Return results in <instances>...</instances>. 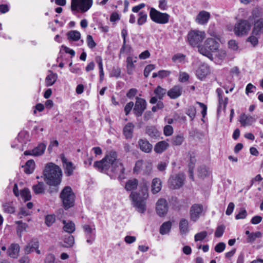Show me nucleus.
Wrapping results in <instances>:
<instances>
[{
    "mask_svg": "<svg viewBox=\"0 0 263 263\" xmlns=\"http://www.w3.org/2000/svg\"><path fill=\"white\" fill-rule=\"evenodd\" d=\"M101 172L107 173L110 170L115 175H118L119 178L124 174L125 168L119 159H117V153L114 151L110 152L101 161H96L93 165Z\"/></svg>",
    "mask_w": 263,
    "mask_h": 263,
    "instance_id": "f257e3e1",
    "label": "nucleus"
},
{
    "mask_svg": "<svg viewBox=\"0 0 263 263\" xmlns=\"http://www.w3.org/2000/svg\"><path fill=\"white\" fill-rule=\"evenodd\" d=\"M141 193L132 192L129 197L132 200L133 206L140 213H144L146 210V200L148 197V188L146 183L140 186Z\"/></svg>",
    "mask_w": 263,
    "mask_h": 263,
    "instance_id": "f03ea898",
    "label": "nucleus"
},
{
    "mask_svg": "<svg viewBox=\"0 0 263 263\" xmlns=\"http://www.w3.org/2000/svg\"><path fill=\"white\" fill-rule=\"evenodd\" d=\"M45 181L50 185L57 186L61 183L62 171L60 167L53 163H48L44 170Z\"/></svg>",
    "mask_w": 263,
    "mask_h": 263,
    "instance_id": "7ed1b4c3",
    "label": "nucleus"
},
{
    "mask_svg": "<svg viewBox=\"0 0 263 263\" xmlns=\"http://www.w3.org/2000/svg\"><path fill=\"white\" fill-rule=\"evenodd\" d=\"M219 44L213 38H208L204 42L202 46L198 47V51L202 55L213 60L212 52H215L219 48Z\"/></svg>",
    "mask_w": 263,
    "mask_h": 263,
    "instance_id": "20e7f679",
    "label": "nucleus"
},
{
    "mask_svg": "<svg viewBox=\"0 0 263 263\" xmlns=\"http://www.w3.org/2000/svg\"><path fill=\"white\" fill-rule=\"evenodd\" d=\"M75 197V194L70 186H65L62 190L60 198L65 210H68L74 205Z\"/></svg>",
    "mask_w": 263,
    "mask_h": 263,
    "instance_id": "39448f33",
    "label": "nucleus"
},
{
    "mask_svg": "<svg viewBox=\"0 0 263 263\" xmlns=\"http://www.w3.org/2000/svg\"><path fill=\"white\" fill-rule=\"evenodd\" d=\"M92 3V0H71V9L85 13L91 7Z\"/></svg>",
    "mask_w": 263,
    "mask_h": 263,
    "instance_id": "423d86ee",
    "label": "nucleus"
},
{
    "mask_svg": "<svg viewBox=\"0 0 263 263\" xmlns=\"http://www.w3.org/2000/svg\"><path fill=\"white\" fill-rule=\"evenodd\" d=\"M151 20L158 24H164L169 21L170 15L166 13H162L154 8H152L149 12Z\"/></svg>",
    "mask_w": 263,
    "mask_h": 263,
    "instance_id": "0eeeda50",
    "label": "nucleus"
},
{
    "mask_svg": "<svg viewBox=\"0 0 263 263\" xmlns=\"http://www.w3.org/2000/svg\"><path fill=\"white\" fill-rule=\"evenodd\" d=\"M205 33L203 31L194 30L190 31L187 35V39L190 44L192 46H198L205 38Z\"/></svg>",
    "mask_w": 263,
    "mask_h": 263,
    "instance_id": "6e6552de",
    "label": "nucleus"
},
{
    "mask_svg": "<svg viewBox=\"0 0 263 263\" xmlns=\"http://www.w3.org/2000/svg\"><path fill=\"white\" fill-rule=\"evenodd\" d=\"M251 28V24L246 20H241L235 25L234 31L237 36H242L247 34Z\"/></svg>",
    "mask_w": 263,
    "mask_h": 263,
    "instance_id": "1a4fd4ad",
    "label": "nucleus"
},
{
    "mask_svg": "<svg viewBox=\"0 0 263 263\" xmlns=\"http://www.w3.org/2000/svg\"><path fill=\"white\" fill-rule=\"evenodd\" d=\"M184 179L185 176L181 173L172 176L168 180L170 187L173 189L180 188L183 185Z\"/></svg>",
    "mask_w": 263,
    "mask_h": 263,
    "instance_id": "9d476101",
    "label": "nucleus"
},
{
    "mask_svg": "<svg viewBox=\"0 0 263 263\" xmlns=\"http://www.w3.org/2000/svg\"><path fill=\"white\" fill-rule=\"evenodd\" d=\"M136 102L133 108L134 113L139 117L142 115L143 111L146 108V102L144 99L137 97Z\"/></svg>",
    "mask_w": 263,
    "mask_h": 263,
    "instance_id": "9b49d317",
    "label": "nucleus"
},
{
    "mask_svg": "<svg viewBox=\"0 0 263 263\" xmlns=\"http://www.w3.org/2000/svg\"><path fill=\"white\" fill-rule=\"evenodd\" d=\"M60 158L63 163L65 174L67 176H71L76 168L75 166L72 162L69 161L63 154L60 155Z\"/></svg>",
    "mask_w": 263,
    "mask_h": 263,
    "instance_id": "f8f14e48",
    "label": "nucleus"
},
{
    "mask_svg": "<svg viewBox=\"0 0 263 263\" xmlns=\"http://www.w3.org/2000/svg\"><path fill=\"white\" fill-rule=\"evenodd\" d=\"M168 209L167 203L165 199L160 198L157 201L156 210L160 216H164L167 213Z\"/></svg>",
    "mask_w": 263,
    "mask_h": 263,
    "instance_id": "ddd939ff",
    "label": "nucleus"
},
{
    "mask_svg": "<svg viewBox=\"0 0 263 263\" xmlns=\"http://www.w3.org/2000/svg\"><path fill=\"white\" fill-rule=\"evenodd\" d=\"M203 211V206L199 204H193L190 209V218L193 221H197Z\"/></svg>",
    "mask_w": 263,
    "mask_h": 263,
    "instance_id": "4468645a",
    "label": "nucleus"
},
{
    "mask_svg": "<svg viewBox=\"0 0 263 263\" xmlns=\"http://www.w3.org/2000/svg\"><path fill=\"white\" fill-rule=\"evenodd\" d=\"M46 145L44 143H40L31 151H26L24 155L26 156L31 155L33 156H39L42 155L46 149Z\"/></svg>",
    "mask_w": 263,
    "mask_h": 263,
    "instance_id": "2eb2a0df",
    "label": "nucleus"
},
{
    "mask_svg": "<svg viewBox=\"0 0 263 263\" xmlns=\"http://www.w3.org/2000/svg\"><path fill=\"white\" fill-rule=\"evenodd\" d=\"M256 119L253 116L242 114L239 116V121L242 126L246 127L247 126H251L256 122Z\"/></svg>",
    "mask_w": 263,
    "mask_h": 263,
    "instance_id": "dca6fc26",
    "label": "nucleus"
},
{
    "mask_svg": "<svg viewBox=\"0 0 263 263\" xmlns=\"http://www.w3.org/2000/svg\"><path fill=\"white\" fill-rule=\"evenodd\" d=\"M210 17V14L206 11H200L196 17V22L201 25H204L208 23Z\"/></svg>",
    "mask_w": 263,
    "mask_h": 263,
    "instance_id": "f3484780",
    "label": "nucleus"
},
{
    "mask_svg": "<svg viewBox=\"0 0 263 263\" xmlns=\"http://www.w3.org/2000/svg\"><path fill=\"white\" fill-rule=\"evenodd\" d=\"M138 145L140 150L146 153L152 152L153 145L147 140L140 139L138 141Z\"/></svg>",
    "mask_w": 263,
    "mask_h": 263,
    "instance_id": "a211bd4d",
    "label": "nucleus"
},
{
    "mask_svg": "<svg viewBox=\"0 0 263 263\" xmlns=\"http://www.w3.org/2000/svg\"><path fill=\"white\" fill-rule=\"evenodd\" d=\"M182 88L179 85H176L169 90L167 94L172 99H175L182 94Z\"/></svg>",
    "mask_w": 263,
    "mask_h": 263,
    "instance_id": "6ab92c4d",
    "label": "nucleus"
},
{
    "mask_svg": "<svg viewBox=\"0 0 263 263\" xmlns=\"http://www.w3.org/2000/svg\"><path fill=\"white\" fill-rule=\"evenodd\" d=\"M20 249L17 243H12L8 249V255L11 258H17L19 255Z\"/></svg>",
    "mask_w": 263,
    "mask_h": 263,
    "instance_id": "aec40b11",
    "label": "nucleus"
},
{
    "mask_svg": "<svg viewBox=\"0 0 263 263\" xmlns=\"http://www.w3.org/2000/svg\"><path fill=\"white\" fill-rule=\"evenodd\" d=\"M169 146L168 143L165 141H161L156 144L154 151L157 154H161L166 150Z\"/></svg>",
    "mask_w": 263,
    "mask_h": 263,
    "instance_id": "412c9836",
    "label": "nucleus"
},
{
    "mask_svg": "<svg viewBox=\"0 0 263 263\" xmlns=\"http://www.w3.org/2000/svg\"><path fill=\"white\" fill-rule=\"evenodd\" d=\"M134 125L131 123H128L123 128V133L126 139H132L134 128Z\"/></svg>",
    "mask_w": 263,
    "mask_h": 263,
    "instance_id": "4be33fe9",
    "label": "nucleus"
},
{
    "mask_svg": "<svg viewBox=\"0 0 263 263\" xmlns=\"http://www.w3.org/2000/svg\"><path fill=\"white\" fill-rule=\"evenodd\" d=\"M263 33V19L260 18L257 20L254 24V27L252 33L258 35Z\"/></svg>",
    "mask_w": 263,
    "mask_h": 263,
    "instance_id": "5701e85b",
    "label": "nucleus"
},
{
    "mask_svg": "<svg viewBox=\"0 0 263 263\" xmlns=\"http://www.w3.org/2000/svg\"><path fill=\"white\" fill-rule=\"evenodd\" d=\"M39 241L36 239H32L25 247V253L28 254L33 252L35 249H39Z\"/></svg>",
    "mask_w": 263,
    "mask_h": 263,
    "instance_id": "b1692460",
    "label": "nucleus"
},
{
    "mask_svg": "<svg viewBox=\"0 0 263 263\" xmlns=\"http://www.w3.org/2000/svg\"><path fill=\"white\" fill-rule=\"evenodd\" d=\"M209 71V67L207 65H201L196 70V74L199 79H202L208 74Z\"/></svg>",
    "mask_w": 263,
    "mask_h": 263,
    "instance_id": "393cba45",
    "label": "nucleus"
},
{
    "mask_svg": "<svg viewBox=\"0 0 263 263\" xmlns=\"http://www.w3.org/2000/svg\"><path fill=\"white\" fill-rule=\"evenodd\" d=\"M161 189V182L160 179L156 178L153 180L152 183V192L153 194H156Z\"/></svg>",
    "mask_w": 263,
    "mask_h": 263,
    "instance_id": "a878e982",
    "label": "nucleus"
},
{
    "mask_svg": "<svg viewBox=\"0 0 263 263\" xmlns=\"http://www.w3.org/2000/svg\"><path fill=\"white\" fill-rule=\"evenodd\" d=\"M179 229L181 234H186L189 232V222L188 220L184 218H182L179 222Z\"/></svg>",
    "mask_w": 263,
    "mask_h": 263,
    "instance_id": "bb28decb",
    "label": "nucleus"
},
{
    "mask_svg": "<svg viewBox=\"0 0 263 263\" xmlns=\"http://www.w3.org/2000/svg\"><path fill=\"white\" fill-rule=\"evenodd\" d=\"M63 223L64 224L63 227V230L64 231L69 234H71L74 231L75 224L73 222L70 221L66 222L65 220H63Z\"/></svg>",
    "mask_w": 263,
    "mask_h": 263,
    "instance_id": "cd10ccee",
    "label": "nucleus"
},
{
    "mask_svg": "<svg viewBox=\"0 0 263 263\" xmlns=\"http://www.w3.org/2000/svg\"><path fill=\"white\" fill-rule=\"evenodd\" d=\"M155 95L158 98V99L161 100L163 99L164 96L167 92V90L162 88L160 86H158L154 91Z\"/></svg>",
    "mask_w": 263,
    "mask_h": 263,
    "instance_id": "c85d7f7f",
    "label": "nucleus"
},
{
    "mask_svg": "<svg viewBox=\"0 0 263 263\" xmlns=\"http://www.w3.org/2000/svg\"><path fill=\"white\" fill-rule=\"evenodd\" d=\"M146 133L152 138H157L160 136V133L154 126H147L146 129Z\"/></svg>",
    "mask_w": 263,
    "mask_h": 263,
    "instance_id": "c756f323",
    "label": "nucleus"
},
{
    "mask_svg": "<svg viewBox=\"0 0 263 263\" xmlns=\"http://www.w3.org/2000/svg\"><path fill=\"white\" fill-rule=\"evenodd\" d=\"M67 39L73 41H78L81 37L80 33L77 30H71L67 33Z\"/></svg>",
    "mask_w": 263,
    "mask_h": 263,
    "instance_id": "7c9ffc66",
    "label": "nucleus"
},
{
    "mask_svg": "<svg viewBox=\"0 0 263 263\" xmlns=\"http://www.w3.org/2000/svg\"><path fill=\"white\" fill-rule=\"evenodd\" d=\"M35 163L33 160H30L26 162L24 166V172L27 174L33 173L34 170Z\"/></svg>",
    "mask_w": 263,
    "mask_h": 263,
    "instance_id": "2f4dec72",
    "label": "nucleus"
},
{
    "mask_svg": "<svg viewBox=\"0 0 263 263\" xmlns=\"http://www.w3.org/2000/svg\"><path fill=\"white\" fill-rule=\"evenodd\" d=\"M172 227V223L171 221H168L167 222H164L161 226L160 227L159 232L162 235H165L167 234Z\"/></svg>",
    "mask_w": 263,
    "mask_h": 263,
    "instance_id": "473e14b6",
    "label": "nucleus"
},
{
    "mask_svg": "<svg viewBox=\"0 0 263 263\" xmlns=\"http://www.w3.org/2000/svg\"><path fill=\"white\" fill-rule=\"evenodd\" d=\"M15 223L18 225L16 228L17 233L20 237H22V233L25 231L28 225L26 223L23 222L22 221H16Z\"/></svg>",
    "mask_w": 263,
    "mask_h": 263,
    "instance_id": "72a5a7b5",
    "label": "nucleus"
},
{
    "mask_svg": "<svg viewBox=\"0 0 263 263\" xmlns=\"http://www.w3.org/2000/svg\"><path fill=\"white\" fill-rule=\"evenodd\" d=\"M136 62V60H133V58L130 57H128L126 59V63H127V72L128 74H132L133 73L134 69V63Z\"/></svg>",
    "mask_w": 263,
    "mask_h": 263,
    "instance_id": "f704fd0d",
    "label": "nucleus"
},
{
    "mask_svg": "<svg viewBox=\"0 0 263 263\" xmlns=\"http://www.w3.org/2000/svg\"><path fill=\"white\" fill-rule=\"evenodd\" d=\"M58 78V76L56 73L51 72L50 74L48 75L46 78L45 82L47 86H50L54 84Z\"/></svg>",
    "mask_w": 263,
    "mask_h": 263,
    "instance_id": "c9c22d12",
    "label": "nucleus"
},
{
    "mask_svg": "<svg viewBox=\"0 0 263 263\" xmlns=\"http://www.w3.org/2000/svg\"><path fill=\"white\" fill-rule=\"evenodd\" d=\"M138 181L136 179L129 180L126 183L125 188L127 191H131L137 188Z\"/></svg>",
    "mask_w": 263,
    "mask_h": 263,
    "instance_id": "e433bc0d",
    "label": "nucleus"
},
{
    "mask_svg": "<svg viewBox=\"0 0 263 263\" xmlns=\"http://www.w3.org/2000/svg\"><path fill=\"white\" fill-rule=\"evenodd\" d=\"M21 196L24 201H29L31 198V195L29 190L27 188H25L21 191Z\"/></svg>",
    "mask_w": 263,
    "mask_h": 263,
    "instance_id": "4c0bfd02",
    "label": "nucleus"
},
{
    "mask_svg": "<svg viewBox=\"0 0 263 263\" xmlns=\"http://www.w3.org/2000/svg\"><path fill=\"white\" fill-rule=\"evenodd\" d=\"M64 242L65 243L63 245L64 247L68 248L72 247L74 243V239L73 236L72 235L65 236L64 238Z\"/></svg>",
    "mask_w": 263,
    "mask_h": 263,
    "instance_id": "58836bf2",
    "label": "nucleus"
},
{
    "mask_svg": "<svg viewBox=\"0 0 263 263\" xmlns=\"http://www.w3.org/2000/svg\"><path fill=\"white\" fill-rule=\"evenodd\" d=\"M44 184L43 182H40L36 185L32 186L33 191L36 194H42L44 193Z\"/></svg>",
    "mask_w": 263,
    "mask_h": 263,
    "instance_id": "ea45409f",
    "label": "nucleus"
},
{
    "mask_svg": "<svg viewBox=\"0 0 263 263\" xmlns=\"http://www.w3.org/2000/svg\"><path fill=\"white\" fill-rule=\"evenodd\" d=\"M184 138L182 135H178L172 138V142L174 145H180L183 142Z\"/></svg>",
    "mask_w": 263,
    "mask_h": 263,
    "instance_id": "a19ab883",
    "label": "nucleus"
},
{
    "mask_svg": "<svg viewBox=\"0 0 263 263\" xmlns=\"http://www.w3.org/2000/svg\"><path fill=\"white\" fill-rule=\"evenodd\" d=\"M209 175V171L205 166H201L198 168V176L199 178L204 179Z\"/></svg>",
    "mask_w": 263,
    "mask_h": 263,
    "instance_id": "79ce46f5",
    "label": "nucleus"
},
{
    "mask_svg": "<svg viewBox=\"0 0 263 263\" xmlns=\"http://www.w3.org/2000/svg\"><path fill=\"white\" fill-rule=\"evenodd\" d=\"M262 236V234L260 232H256L255 233H252V234L250 236V237H248L247 238V241L249 243H253L254 241L258 238H260Z\"/></svg>",
    "mask_w": 263,
    "mask_h": 263,
    "instance_id": "37998d69",
    "label": "nucleus"
},
{
    "mask_svg": "<svg viewBox=\"0 0 263 263\" xmlns=\"http://www.w3.org/2000/svg\"><path fill=\"white\" fill-rule=\"evenodd\" d=\"M188 156L190 157V161L188 164V167L189 168L194 169L195 163L196 162L195 155L194 153L189 152L188 153Z\"/></svg>",
    "mask_w": 263,
    "mask_h": 263,
    "instance_id": "c03bdc74",
    "label": "nucleus"
},
{
    "mask_svg": "<svg viewBox=\"0 0 263 263\" xmlns=\"http://www.w3.org/2000/svg\"><path fill=\"white\" fill-rule=\"evenodd\" d=\"M3 210L5 212L8 213H13L15 211V208L13 206L11 203H5L3 204Z\"/></svg>",
    "mask_w": 263,
    "mask_h": 263,
    "instance_id": "a18cd8bd",
    "label": "nucleus"
},
{
    "mask_svg": "<svg viewBox=\"0 0 263 263\" xmlns=\"http://www.w3.org/2000/svg\"><path fill=\"white\" fill-rule=\"evenodd\" d=\"M139 17L138 19L137 23L139 25H142L146 22L147 15L146 13L141 11L139 13Z\"/></svg>",
    "mask_w": 263,
    "mask_h": 263,
    "instance_id": "49530a36",
    "label": "nucleus"
},
{
    "mask_svg": "<svg viewBox=\"0 0 263 263\" xmlns=\"http://www.w3.org/2000/svg\"><path fill=\"white\" fill-rule=\"evenodd\" d=\"M143 165V161L139 160L136 162L133 171L134 173L139 174L142 170Z\"/></svg>",
    "mask_w": 263,
    "mask_h": 263,
    "instance_id": "de8ad7c7",
    "label": "nucleus"
},
{
    "mask_svg": "<svg viewBox=\"0 0 263 263\" xmlns=\"http://www.w3.org/2000/svg\"><path fill=\"white\" fill-rule=\"evenodd\" d=\"M219 101V106L217 109V112L219 114L220 112L222 105L223 106V109H226L227 105L228 102V98L227 97L224 98V100L223 99L222 97L218 98Z\"/></svg>",
    "mask_w": 263,
    "mask_h": 263,
    "instance_id": "09e8293b",
    "label": "nucleus"
},
{
    "mask_svg": "<svg viewBox=\"0 0 263 263\" xmlns=\"http://www.w3.org/2000/svg\"><path fill=\"white\" fill-rule=\"evenodd\" d=\"M196 110L194 106H190L186 111V115H187L192 120H193L196 115Z\"/></svg>",
    "mask_w": 263,
    "mask_h": 263,
    "instance_id": "8fccbe9b",
    "label": "nucleus"
},
{
    "mask_svg": "<svg viewBox=\"0 0 263 263\" xmlns=\"http://www.w3.org/2000/svg\"><path fill=\"white\" fill-rule=\"evenodd\" d=\"M207 235L208 233L206 231H202L201 232L198 233L194 236L195 241H201L207 236Z\"/></svg>",
    "mask_w": 263,
    "mask_h": 263,
    "instance_id": "3c124183",
    "label": "nucleus"
},
{
    "mask_svg": "<svg viewBox=\"0 0 263 263\" xmlns=\"http://www.w3.org/2000/svg\"><path fill=\"white\" fill-rule=\"evenodd\" d=\"M225 230L224 225H220L217 227L215 232V236L216 237H220L223 235Z\"/></svg>",
    "mask_w": 263,
    "mask_h": 263,
    "instance_id": "603ef678",
    "label": "nucleus"
},
{
    "mask_svg": "<svg viewBox=\"0 0 263 263\" xmlns=\"http://www.w3.org/2000/svg\"><path fill=\"white\" fill-rule=\"evenodd\" d=\"M153 169L152 163L149 162H146L144 163V168L143 172L145 174L149 175L151 174Z\"/></svg>",
    "mask_w": 263,
    "mask_h": 263,
    "instance_id": "864d4df0",
    "label": "nucleus"
},
{
    "mask_svg": "<svg viewBox=\"0 0 263 263\" xmlns=\"http://www.w3.org/2000/svg\"><path fill=\"white\" fill-rule=\"evenodd\" d=\"M55 221V217L52 215H48L45 217V223L48 227L51 226Z\"/></svg>",
    "mask_w": 263,
    "mask_h": 263,
    "instance_id": "5fc2aeb1",
    "label": "nucleus"
},
{
    "mask_svg": "<svg viewBox=\"0 0 263 263\" xmlns=\"http://www.w3.org/2000/svg\"><path fill=\"white\" fill-rule=\"evenodd\" d=\"M87 42L88 46L91 49L95 48L96 46V44L95 42L92 38V36L91 35H87Z\"/></svg>",
    "mask_w": 263,
    "mask_h": 263,
    "instance_id": "6e6d98bb",
    "label": "nucleus"
},
{
    "mask_svg": "<svg viewBox=\"0 0 263 263\" xmlns=\"http://www.w3.org/2000/svg\"><path fill=\"white\" fill-rule=\"evenodd\" d=\"M185 59V55L183 54L178 53L174 55L172 58L173 62H181Z\"/></svg>",
    "mask_w": 263,
    "mask_h": 263,
    "instance_id": "4d7b16f0",
    "label": "nucleus"
},
{
    "mask_svg": "<svg viewBox=\"0 0 263 263\" xmlns=\"http://www.w3.org/2000/svg\"><path fill=\"white\" fill-rule=\"evenodd\" d=\"M226 248V245L224 242H219L215 247V251L217 253H221Z\"/></svg>",
    "mask_w": 263,
    "mask_h": 263,
    "instance_id": "13d9d810",
    "label": "nucleus"
},
{
    "mask_svg": "<svg viewBox=\"0 0 263 263\" xmlns=\"http://www.w3.org/2000/svg\"><path fill=\"white\" fill-rule=\"evenodd\" d=\"M155 69V65L153 64H149L147 65L144 70V75L145 77H147L150 72Z\"/></svg>",
    "mask_w": 263,
    "mask_h": 263,
    "instance_id": "bf43d9fd",
    "label": "nucleus"
},
{
    "mask_svg": "<svg viewBox=\"0 0 263 263\" xmlns=\"http://www.w3.org/2000/svg\"><path fill=\"white\" fill-rule=\"evenodd\" d=\"M164 134L166 136H169L173 133V128L172 126L167 125L164 126L163 129Z\"/></svg>",
    "mask_w": 263,
    "mask_h": 263,
    "instance_id": "052dcab7",
    "label": "nucleus"
},
{
    "mask_svg": "<svg viewBox=\"0 0 263 263\" xmlns=\"http://www.w3.org/2000/svg\"><path fill=\"white\" fill-rule=\"evenodd\" d=\"M247 215V212L246 210L242 209L240 210L238 214L235 216L236 219H244Z\"/></svg>",
    "mask_w": 263,
    "mask_h": 263,
    "instance_id": "680f3d73",
    "label": "nucleus"
},
{
    "mask_svg": "<svg viewBox=\"0 0 263 263\" xmlns=\"http://www.w3.org/2000/svg\"><path fill=\"white\" fill-rule=\"evenodd\" d=\"M248 41L250 42L254 46L257 45L258 43V38L256 36V35L252 33V35L248 39Z\"/></svg>",
    "mask_w": 263,
    "mask_h": 263,
    "instance_id": "e2e57ef3",
    "label": "nucleus"
},
{
    "mask_svg": "<svg viewBox=\"0 0 263 263\" xmlns=\"http://www.w3.org/2000/svg\"><path fill=\"white\" fill-rule=\"evenodd\" d=\"M134 102H129L124 107V111L125 112V115H127L130 112L132 108L134 106Z\"/></svg>",
    "mask_w": 263,
    "mask_h": 263,
    "instance_id": "0e129e2a",
    "label": "nucleus"
},
{
    "mask_svg": "<svg viewBox=\"0 0 263 263\" xmlns=\"http://www.w3.org/2000/svg\"><path fill=\"white\" fill-rule=\"evenodd\" d=\"M55 260L54 255L52 254H48L45 259V263H54Z\"/></svg>",
    "mask_w": 263,
    "mask_h": 263,
    "instance_id": "69168bd1",
    "label": "nucleus"
},
{
    "mask_svg": "<svg viewBox=\"0 0 263 263\" xmlns=\"http://www.w3.org/2000/svg\"><path fill=\"white\" fill-rule=\"evenodd\" d=\"M234 208H235L234 203L233 202H230L228 206L227 209L226 211V214L227 215H230L232 213V212L234 209Z\"/></svg>",
    "mask_w": 263,
    "mask_h": 263,
    "instance_id": "338daca9",
    "label": "nucleus"
},
{
    "mask_svg": "<svg viewBox=\"0 0 263 263\" xmlns=\"http://www.w3.org/2000/svg\"><path fill=\"white\" fill-rule=\"evenodd\" d=\"M137 90L135 88H131L126 93V96L129 99H133L134 97L136 95Z\"/></svg>",
    "mask_w": 263,
    "mask_h": 263,
    "instance_id": "774afa93",
    "label": "nucleus"
}]
</instances>
